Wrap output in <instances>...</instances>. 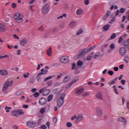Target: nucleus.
I'll return each mask as SVG.
<instances>
[{"label":"nucleus","mask_w":129,"mask_h":129,"mask_svg":"<svg viewBox=\"0 0 129 129\" xmlns=\"http://www.w3.org/2000/svg\"><path fill=\"white\" fill-rule=\"evenodd\" d=\"M14 19L16 23H22L24 20V15L20 13H16L14 16Z\"/></svg>","instance_id":"nucleus-1"},{"label":"nucleus","mask_w":129,"mask_h":129,"mask_svg":"<svg viewBox=\"0 0 129 129\" xmlns=\"http://www.w3.org/2000/svg\"><path fill=\"white\" fill-rule=\"evenodd\" d=\"M66 95L65 93L61 94L59 98L57 100L56 103L58 107H61L64 104V98Z\"/></svg>","instance_id":"nucleus-2"},{"label":"nucleus","mask_w":129,"mask_h":129,"mask_svg":"<svg viewBox=\"0 0 129 129\" xmlns=\"http://www.w3.org/2000/svg\"><path fill=\"white\" fill-rule=\"evenodd\" d=\"M13 85V82H7L5 84L3 87V91H7L9 89L10 86H12Z\"/></svg>","instance_id":"nucleus-3"},{"label":"nucleus","mask_w":129,"mask_h":129,"mask_svg":"<svg viewBox=\"0 0 129 129\" xmlns=\"http://www.w3.org/2000/svg\"><path fill=\"white\" fill-rule=\"evenodd\" d=\"M50 89H45L44 88L41 89L39 90L40 93H42V95H43V96H47V95H49V94H50Z\"/></svg>","instance_id":"nucleus-4"},{"label":"nucleus","mask_w":129,"mask_h":129,"mask_svg":"<svg viewBox=\"0 0 129 129\" xmlns=\"http://www.w3.org/2000/svg\"><path fill=\"white\" fill-rule=\"evenodd\" d=\"M88 52H89V51L88 50V48L84 49L79 54V55H78V58H81L82 57H83V56L86 55V54H87Z\"/></svg>","instance_id":"nucleus-5"},{"label":"nucleus","mask_w":129,"mask_h":129,"mask_svg":"<svg viewBox=\"0 0 129 129\" xmlns=\"http://www.w3.org/2000/svg\"><path fill=\"white\" fill-rule=\"evenodd\" d=\"M42 11L45 15H47L50 11V6H49V5L45 4L42 8Z\"/></svg>","instance_id":"nucleus-6"},{"label":"nucleus","mask_w":129,"mask_h":129,"mask_svg":"<svg viewBox=\"0 0 129 129\" xmlns=\"http://www.w3.org/2000/svg\"><path fill=\"white\" fill-rule=\"evenodd\" d=\"M119 53L120 54V56H122V57H123L124 55L126 53V49L123 47H121L119 49Z\"/></svg>","instance_id":"nucleus-7"},{"label":"nucleus","mask_w":129,"mask_h":129,"mask_svg":"<svg viewBox=\"0 0 129 129\" xmlns=\"http://www.w3.org/2000/svg\"><path fill=\"white\" fill-rule=\"evenodd\" d=\"M27 126H30L34 128L36 126V122L33 121H28L26 122Z\"/></svg>","instance_id":"nucleus-8"},{"label":"nucleus","mask_w":129,"mask_h":129,"mask_svg":"<svg viewBox=\"0 0 129 129\" xmlns=\"http://www.w3.org/2000/svg\"><path fill=\"white\" fill-rule=\"evenodd\" d=\"M61 63H68L69 62V57L67 56H63L60 58Z\"/></svg>","instance_id":"nucleus-9"},{"label":"nucleus","mask_w":129,"mask_h":129,"mask_svg":"<svg viewBox=\"0 0 129 129\" xmlns=\"http://www.w3.org/2000/svg\"><path fill=\"white\" fill-rule=\"evenodd\" d=\"M96 114L97 116H99V117L102 116V114H103V112H102V110L100 109V108H99V107H96Z\"/></svg>","instance_id":"nucleus-10"},{"label":"nucleus","mask_w":129,"mask_h":129,"mask_svg":"<svg viewBox=\"0 0 129 129\" xmlns=\"http://www.w3.org/2000/svg\"><path fill=\"white\" fill-rule=\"evenodd\" d=\"M83 115L80 114L78 116H77L76 120L75 121V123H78L79 121H81V120H83Z\"/></svg>","instance_id":"nucleus-11"},{"label":"nucleus","mask_w":129,"mask_h":129,"mask_svg":"<svg viewBox=\"0 0 129 129\" xmlns=\"http://www.w3.org/2000/svg\"><path fill=\"white\" fill-rule=\"evenodd\" d=\"M39 103L41 105H44V104H46V103H47V99L44 98H41L39 100Z\"/></svg>","instance_id":"nucleus-12"},{"label":"nucleus","mask_w":129,"mask_h":129,"mask_svg":"<svg viewBox=\"0 0 129 129\" xmlns=\"http://www.w3.org/2000/svg\"><path fill=\"white\" fill-rule=\"evenodd\" d=\"M83 13H84L83 9L80 8L77 10L76 15L77 16H81L82 15H83Z\"/></svg>","instance_id":"nucleus-13"},{"label":"nucleus","mask_w":129,"mask_h":129,"mask_svg":"<svg viewBox=\"0 0 129 129\" xmlns=\"http://www.w3.org/2000/svg\"><path fill=\"white\" fill-rule=\"evenodd\" d=\"M126 36H127V35L126 34H124L123 35H122V36H120V37L118 39V43L119 44H120V43H121V42H122V40H123V39H125V38H126Z\"/></svg>","instance_id":"nucleus-14"},{"label":"nucleus","mask_w":129,"mask_h":129,"mask_svg":"<svg viewBox=\"0 0 129 129\" xmlns=\"http://www.w3.org/2000/svg\"><path fill=\"white\" fill-rule=\"evenodd\" d=\"M26 44H28V39L24 38L20 41V45L21 46H25Z\"/></svg>","instance_id":"nucleus-15"},{"label":"nucleus","mask_w":129,"mask_h":129,"mask_svg":"<svg viewBox=\"0 0 129 129\" xmlns=\"http://www.w3.org/2000/svg\"><path fill=\"white\" fill-rule=\"evenodd\" d=\"M84 91V88H82L81 89H78L76 90V95H80Z\"/></svg>","instance_id":"nucleus-16"},{"label":"nucleus","mask_w":129,"mask_h":129,"mask_svg":"<svg viewBox=\"0 0 129 129\" xmlns=\"http://www.w3.org/2000/svg\"><path fill=\"white\" fill-rule=\"evenodd\" d=\"M46 53L49 56V57H51L52 56V47H50L47 50Z\"/></svg>","instance_id":"nucleus-17"},{"label":"nucleus","mask_w":129,"mask_h":129,"mask_svg":"<svg viewBox=\"0 0 129 129\" xmlns=\"http://www.w3.org/2000/svg\"><path fill=\"white\" fill-rule=\"evenodd\" d=\"M0 74H1V75H3V76L8 75V71L6 70H1Z\"/></svg>","instance_id":"nucleus-18"},{"label":"nucleus","mask_w":129,"mask_h":129,"mask_svg":"<svg viewBox=\"0 0 129 129\" xmlns=\"http://www.w3.org/2000/svg\"><path fill=\"white\" fill-rule=\"evenodd\" d=\"M118 120L119 121H121L122 122H123V124H125V123H126V119H125V118L123 117H119L118 119Z\"/></svg>","instance_id":"nucleus-19"},{"label":"nucleus","mask_w":129,"mask_h":129,"mask_svg":"<svg viewBox=\"0 0 129 129\" xmlns=\"http://www.w3.org/2000/svg\"><path fill=\"white\" fill-rule=\"evenodd\" d=\"M6 31V27L5 25L0 23V31L1 32H5Z\"/></svg>","instance_id":"nucleus-20"},{"label":"nucleus","mask_w":129,"mask_h":129,"mask_svg":"<svg viewBox=\"0 0 129 129\" xmlns=\"http://www.w3.org/2000/svg\"><path fill=\"white\" fill-rule=\"evenodd\" d=\"M123 46L125 48H128L129 46V38L127 40H125L123 43Z\"/></svg>","instance_id":"nucleus-21"},{"label":"nucleus","mask_w":129,"mask_h":129,"mask_svg":"<svg viewBox=\"0 0 129 129\" xmlns=\"http://www.w3.org/2000/svg\"><path fill=\"white\" fill-rule=\"evenodd\" d=\"M109 16H110V11H108L106 15L103 17V20H104V21H105V20H106V19H107V18H108V17H109Z\"/></svg>","instance_id":"nucleus-22"},{"label":"nucleus","mask_w":129,"mask_h":129,"mask_svg":"<svg viewBox=\"0 0 129 129\" xmlns=\"http://www.w3.org/2000/svg\"><path fill=\"white\" fill-rule=\"evenodd\" d=\"M78 80H79V78H78V77H75L72 79L71 83H72L73 84H74V83H75L76 82H77V81H78Z\"/></svg>","instance_id":"nucleus-23"},{"label":"nucleus","mask_w":129,"mask_h":129,"mask_svg":"<svg viewBox=\"0 0 129 129\" xmlns=\"http://www.w3.org/2000/svg\"><path fill=\"white\" fill-rule=\"evenodd\" d=\"M96 97L98 99H102V94H101V92H98L96 95Z\"/></svg>","instance_id":"nucleus-24"},{"label":"nucleus","mask_w":129,"mask_h":129,"mask_svg":"<svg viewBox=\"0 0 129 129\" xmlns=\"http://www.w3.org/2000/svg\"><path fill=\"white\" fill-rule=\"evenodd\" d=\"M76 26V21H72L70 23V26L71 28H74Z\"/></svg>","instance_id":"nucleus-25"},{"label":"nucleus","mask_w":129,"mask_h":129,"mask_svg":"<svg viewBox=\"0 0 129 129\" xmlns=\"http://www.w3.org/2000/svg\"><path fill=\"white\" fill-rule=\"evenodd\" d=\"M116 81H117V78H115L112 81H110L108 84H109V85H110V84H115Z\"/></svg>","instance_id":"nucleus-26"},{"label":"nucleus","mask_w":129,"mask_h":129,"mask_svg":"<svg viewBox=\"0 0 129 129\" xmlns=\"http://www.w3.org/2000/svg\"><path fill=\"white\" fill-rule=\"evenodd\" d=\"M69 81H70V77L69 76L65 77L63 79V82L67 83V82H69Z\"/></svg>","instance_id":"nucleus-27"},{"label":"nucleus","mask_w":129,"mask_h":129,"mask_svg":"<svg viewBox=\"0 0 129 129\" xmlns=\"http://www.w3.org/2000/svg\"><path fill=\"white\" fill-rule=\"evenodd\" d=\"M100 56V53L99 52H96L94 56H93V59H96V58H98Z\"/></svg>","instance_id":"nucleus-28"},{"label":"nucleus","mask_w":129,"mask_h":129,"mask_svg":"<svg viewBox=\"0 0 129 129\" xmlns=\"http://www.w3.org/2000/svg\"><path fill=\"white\" fill-rule=\"evenodd\" d=\"M23 93H24V92H23V91H21V90L18 91L16 93V96H21V95H22L23 94Z\"/></svg>","instance_id":"nucleus-29"},{"label":"nucleus","mask_w":129,"mask_h":129,"mask_svg":"<svg viewBox=\"0 0 129 129\" xmlns=\"http://www.w3.org/2000/svg\"><path fill=\"white\" fill-rule=\"evenodd\" d=\"M12 115L14 116L18 117V111L17 110H14L12 112Z\"/></svg>","instance_id":"nucleus-30"},{"label":"nucleus","mask_w":129,"mask_h":129,"mask_svg":"<svg viewBox=\"0 0 129 129\" xmlns=\"http://www.w3.org/2000/svg\"><path fill=\"white\" fill-rule=\"evenodd\" d=\"M17 114H19V115H22V114H24V111H23V110L22 109H17Z\"/></svg>","instance_id":"nucleus-31"},{"label":"nucleus","mask_w":129,"mask_h":129,"mask_svg":"<svg viewBox=\"0 0 129 129\" xmlns=\"http://www.w3.org/2000/svg\"><path fill=\"white\" fill-rule=\"evenodd\" d=\"M48 73V70H45L43 72L39 73L38 74V76H41V75H45V74H47Z\"/></svg>","instance_id":"nucleus-32"},{"label":"nucleus","mask_w":129,"mask_h":129,"mask_svg":"<svg viewBox=\"0 0 129 129\" xmlns=\"http://www.w3.org/2000/svg\"><path fill=\"white\" fill-rule=\"evenodd\" d=\"M52 99H53V95L50 94L47 98V101H48V102H50V101H51Z\"/></svg>","instance_id":"nucleus-33"},{"label":"nucleus","mask_w":129,"mask_h":129,"mask_svg":"<svg viewBox=\"0 0 129 129\" xmlns=\"http://www.w3.org/2000/svg\"><path fill=\"white\" fill-rule=\"evenodd\" d=\"M110 48L112 51L114 50V48H115V45L113 43L111 44L110 45Z\"/></svg>","instance_id":"nucleus-34"},{"label":"nucleus","mask_w":129,"mask_h":129,"mask_svg":"<svg viewBox=\"0 0 129 129\" xmlns=\"http://www.w3.org/2000/svg\"><path fill=\"white\" fill-rule=\"evenodd\" d=\"M67 17V15L66 14H64L62 15L57 17L58 20L59 19H63V18H66Z\"/></svg>","instance_id":"nucleus-35"},{"label":"nucleus","mask_w":129,"mask_h":129,"mask_svg":"<svg viewBox=\"0 0 129 129\" xmlns=\"http://www.w3.org/2000/svg\"><path fill=\"white\" fill-rule=\"evenodd\" d=\"M54 77H55V76H49L48 77H47L45 79L44 81L46 82L48 80H49V79H52V78H54Z\"/></svg>","instance_id":"nucleus-36"},{"label":"nucleus","mask_w":129,"mask_h":129,"mask_svg":"<svg viewBox=\"0 0 129 129\" xmlns=\"http://www.w3.org/2000/svg\"><path fill=\"white\" fill-rule=\"evenodd\" d=\"M103 29L104 31H108L109 30V25H105L103 27Z\"/></svg>","instance_id":"nucleus-37"},{"label":"nucleus","mask_w":129,"mask_h":129,"mask_svg":"<svg viewBox=\"0 0 129 129\" xmlns=\"http://www.w3.org/2000/svg\"><path fill=\"white\" fill-rule=\"evenodd\" d=\"M5 108V110H6V112H10L9 109H12V107H8V106H6Z\"/></svg>","instance_id":"nucleus-38"},{"label":"nucleus","mask_w":129,"mask_h":129,"mask_svg":"<svg viewBox=\"0 0 129 129\" xmlns=\"http://www.w3.org/2000/svg\"><path fill=\"white\" fill-rule=\"evenodd\" d=\"M128 60H129V57L127 55L125 56V58L124 59V61L125 62V63H128Z\"/></svg>","instance_id":"nucleus-39"},{"label":"nucleus","mask_w":129,"mask_h":129,"mask_svg":"<svg viewBox=\"0 0 129 129\" xmlns=\"http://www.w3.org/2000/svg\"><path fill=\"white\" fill-rule=\"evenodd\" d=\"M73 84L70 82V83L68 84L66 86V88H67V89L70 88V87H71V86H72Z\"/></svg>","instance_id":"nucleus-40"},{"label":"nucleus","mask_w":129,"mask_h":129,"mask_svg":"<svg viewBox=\"0 0 129 129\" xmlns=\"http://www.w3.org/2000/svg\"><path fill=\"white\" fill-rule=\"evenodd\" d=\"M77 65L78 66H82V65H83V62L82 61L79 60L77 62Z\"/></svg>","instance_id":"nucleus-41"},{"label":"nucleus","mask_w":129,"mask_h":129,"mask_svg":"<svg viewBox=\"0 0 129 129\" xmlns=\"http://www.w3.org/2000/svg\"><path fill=\"white\" fill-rule=\"evenodd\" d=\"M116 37V34L115 33H113L111 36H110V39L111 40H112L113 39H115V38Z\"/></svg>","instance_id":"nucleus-42"},{"label":"nucleus","mask_w":129,"mask_h":129,"mask_svg":"<svg viewBox=\"0 0 129 129\" xmlns=\"http://www.w3.org/2000/svg\"><path fill=\"white\" fill-rule=\"evenodd\" d=\"M37 78V82H41V81H42V78L40 77V76H39V74H38Z\"/></svg>","instance_id":"nucleus-43"},{"label":"nucleus","mask_w":129,"mask_h":129,"mask_svg":"<svg viewBox=\"0 0 129 129\" xmlns=\"http://www.w3.org/2000/svg\"><path fill=\"white\" fill-rule=\"evenodd\" d=\"M83 31L81 29V30H79L77 33V36H79V35H81L82 33H83Z\"/></svg>","instance_id":"nucleus-44"},{"label":"nucleus","mask_w":129,"mask_h":129,"mask_svg":"<svg viewBox=\"0 0 129 129\" xmlns=\"http://www.w3.org/2000/svg\"><path fill=\"white\" fill-rule=\"evenodd\" d=\"M89 95V93L88 92L83 93L82 94V96L83 97H85V96H88Z\"/></svg>","instance_id":"nucleus-45"},{"label":"nucleus","mask_w":129,"mask_h":129,"mask_svg":"<svg viewBox=\"0 0 129 129\" xmlns=\"http://www.w3.org/2000/svg\"><path fill=\"white\" fill-rule=\"evenodd\" d=\"M53 84V80H50L47 82L48 86H51Z\"/></svg>","instance_id":"nucleus-46"},{"label":"nucleus","mask_w":129,"mask_h":129,"mask_svg":"<svg viewBox=\"0 0 129 129\" xmlns=\"http://www.w3.org/2000/svg\"><path fill=\"white\" fill-rule=\"evenodd\" d=\"M29 75H30V73H27V74H24L23 76L24 78H28L29 77Z\"/></svg>","instance_id":"nucleus-47"},{"label":"nucleus","mask_w":129,"mask_h":129,"mask_svg":"<svg viewBox=\"0 0 129 129\" xmlns=\"http://www.w3.org/2000/svg\"><path fill=\"white\" fill-rule=\"evenodd\" d=\"M114 21H115V18L113 17L111 20L109 22V24H112L113 23V22H114Z\"/></svg>","instance_id":"nucleus-48"},{"label":"nucleus","mask_w":129,"mask_h":129,"mask_svg":"<svg viewBox=\"0 0 129 129\" xmlns=\"http://www.w3.org/2000/svg\"><path fill=\"white\" fill-rule=\"evenodd\" d=\"M124 12H125V8H122L120 9V13H121V14H123Z\"/></svg>","instance_id":"nucleus-49"},{"label":"nucleus","mask_w":129,"mask_h":129,"mask_svg":"<svg viewBox=\"0 0 129 129\" xmlns=\"http://www.w3.org/2000/svg\"><path fill=\"white\" fill-rule=\"evenodd\" d=\"M67 126L68 127H71V126H72V123L70 122H68L67 123Z\"/></svg>","instance_id":"nucleus-50"},{"label":"nucleus","mask_w":129,"mask_h":129,"mask_svg":"<svg viewBox=\"0 0 129 129\" xmlns=\"http://www.w3.org/2000/svg\"><path fill=\"white\" fill-rule=\"evenodd\" d=\"M72 69H73V70H75V69H76V63H73L72 64Z\"/></svg>","instance_id":"nucleus-51"},{"label":"nucleus","mask_w":129,"mask_h":129,"mask_svg":"<svg viewBox=\"0 0 129 129\" xmlns=\"http://www.w3.org/2000/svg\"><path fill=\"white\" fill-rule=\"evenodd\" d=\"M95 48V46L93 45L89 48H88V50L89 52V51H91L92 50H93V49H94Z\"/></svg>","instance_id":"nucleus-52"},{"label":"nucleus","mask_w":129,"mask_h":129,"mask_svg":"<svg viewBox=\"0 0 129 129\" xmlns=\"http://www.w3.org/2000/svg\"><path fill=\"white\" fill-rule=\"evenodd\" d=\"M39 95H40V94L39 93V92H36L34 94V97H36V98L38 97Z\"/></svg>","instance_id":"nucleus-53"},{"label":"nucleus","mask_w":129,"mask_h":129,"mask_svg":"<svg viewBox=\"0 0 129 129\" xmlns=\"http://www.w3.org/2000/svg\"><path fill=\"white\" fill-rule=\"evenodd\" d=\"M84 4L86 6L89 5V0H84Z\"/></svg>","instance_id":"nucleus-54"},{"label":"nucleus","mask_w":129,"mask_h":129,"mask_svg":"<svg viewBox=\"0 0 129 129\" xmlns=\"http://www.w3.org/2000/svg\"><path fill=\"white\" fill-rule=\"evenodd\" d=\"M50 106H51V105H50V104H47L45 106V109H47V110H49V109H50Z\"/></svg>","instance_id":"nucleus-55"},{"label":"nucleus","mask_w":129,"mask_h":129,"mask_svg":"<svg viewBox=\"0 0 129 129\" xmlns=\"http://www.w3.org/2000/svg\"><path fill=\"white\" fill-rule=\"evenodd\" d=\"M40 128L41 129H47V126H46V125L45 124H43L41 125Z\"/></svg>","instance_id":"nucleus-56"},{"label":"nucleus","mask_w":129,"mask_h":129,"mask_svg":"<svg viewBox=\"0 0 129 129\" xmlns=\"http://www.w3.org/2000/svg\"><path fill=\"white\" fill-rule=\"evenodd\" d=\"M40 112L42 114H44V113L45 112V108H41L40 110Z\"/></svg>","instance_id":"nucleus-57"},{"label":"nucleus","mask_w":129,"mask_h":129,"mask_svg":"<svg viewBox=\"0 0 129 129\" xmlns=\"http://www.w3.org/2000/svg\"><path fill=\"white\" fill-rule=\"evenodd\" d=\"M113 71H110L108 72V74H109V75H110L111 76H112V75H113Z\"/></svg>","instance_id":"nucleus-58"},{"label":"nucleus","mask_w":129,"mask_h":129,"mask_svg":"<svg viewBox=\"0 0 129 129\" xmlns=\"http://www.w3.org/2000/svg\"><path fill=\"white\" fill-rule=\"evenodd\" d=\"M13 9H16V8H17V4L16 3H13L12 4V6Z\"/></svg>","instance_id":"nucleus-59"},{"label":"nucleus","mask_w":129,"mask_h":129,"mask_svg":"<svg viewBox=\"0 0 129 129\" xmlns=\"http://www.w3.org/2000/svg\"><path fill=\"white\" fill-rule=\"evenodd\" d=\"M46 125H47V127L48 129H50V122L47 121L46 123Z\"/></svg>","instance_id":"nucleus-60"},{"label":"nucleus","mask_w":129,"mask_h":129,"mask_svg":"<svg viewBox=\"0 0 129 129\" xmlns=\"http://www.w3.org/2000/svg\"><path fill=\"white\" fill-rule=\"evenodd\" d=\"M53 122H54V123H57V117H54L53 118Z\"/></svg>","instance_id":"nucleus-61"},{"label":"nucleus","mask_w":129,"mask_h":129,"mask_svg":"<svg viewBox=\"0 0 129 129\" xmlns=\"http://www.w3.org/2000/svg\"><path fill=\"white\" fill-rule=\"evenodd\" d=\"M44 30V27L41 26L38 29V31H43Z\"/></svg>","instance_id":"nucleus-62"},{"label":"nucleus","mask_w":129,"mask_h":129,"mask_svg":"<svg viewBox=\"0 0 129 129\" xmlns=\"http://www.w3.org/2000/svg\"><path fill=\"white\" fill-rule=\"evenodd\" d=\"M13 127L14 129H19V126H18L17 125H14Z\"/></svg>","instance_id":"nucleus-63"},{"label":"nucleus","mask_w":129,"mask_h":129,"mask_svg":"<svg viewBox=\"0 0 129 129\" xmlns=\"http://www.w3.org/2000/svg\"><path fill=\"white\" fill-rule=\"evenodd\" d=\"M21 50H18L17 52V55H21Z\"/></svg>","instance_id":"nucleus-64"}]
</instances>
